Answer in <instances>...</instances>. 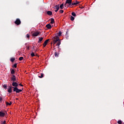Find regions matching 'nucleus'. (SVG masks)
I'll use <instances>...</instances> for the list:
<instances>
[{"label": "nucleus", "mask_w": 124, "mask_h": 124, "mask_svg": "<svg viewBox=\"0 0 124 124\" xmlns=\"http://www.w3.org/2000/svg\"><path fill=\"white\" fill-rule=\"evenodd\" d=\"M55 9H56V10H55V12H58V11H59V10L60 9V7H59V5H56L55 6Z\"/></svg>", "instance_id": "obj_12"}, {"label": "nucleus", "mask_w": 124, "mask_h": 124, "mask_svg": "<svg viewBox=\"0 0 124 124\" xmlns=\"http://www.w3.org/2000/svg\"><path fill=\"white\" fill-rule=\"evenodd\" d=\"M63 13V10H61L60 11V13L62 14V13Z\"/></svg>", "instance_id": "obj_33"}, {"label": "nucleus", "mask_w": 124, "mask_h": 124, "mask_svg": "<svg viewBox=\"0 0 124 124\" xmlns=\"http://www.w3.org/2000/svg\"><path fill=\"white\" fill-rule=\"evenodd\" d=\"M11 80L13 81V82H16V77L13 75V77L11 78Z\"/></svg>", "instance_id": "obj_11"}, {"label": "nucleus", "mask_w": 124, "mask_h": 124, "mask_svg": "<svg viewBox=\"0 0 124 124\" xmlns=\"http://www.w3.org/2000/svg\"><path fill=\"white\" fill-rule=\"evenodd\" d=\"M14 87H13L11 85L9 86V88L7 89L8 93H12V89H14Z\"/></svg>", "instance_id": "obj_7"}, {"label": "nucleus", "mask_w": 124, "mask_h": 124, "mask_svg": "<svg viewBox=\"0 0 124 124\" xmlns=\"http://www.w3.org/2000/svg\"><path fill=\"white\" fill-rule=\"evenodd\" d=\"M26 49H27V50H30V46H27Z\"/></svg>", "instance_id": "obj_34"}, {"label": "nucleus", "mask_w": 124, "mask_h": 124, "mask_svg": "<svg viewBox=\"0 0 124 124\" xmlns=\"http://www.w3.org/2000/svg\"><path fill=\"white\" fill-rule=\"evenodd\" d=\"M47 15H49V16H52L53 15V13L51 12V11H48L47 12Z\"/></svg>", "instance_id": "obj_14"}, {"label": "nucleus", "mask_w": 124, "mask_h": 124, "mask_svg": "<svg viewBox=\"0 0 124 124\" xmlns=\"http://www.w3.org/2000/svg\"><path fill=\"white\" fill-rule=\"evenodd\" d=\"M60 7L61 9H63V3H62L60 6Z\"/></svg>", "instance_id": "obj_21"}, {"label": "nucleus", "mask_w": 124, "mask_h": 124, "mask_svg": "<svg viewBox=\"0 0 124 124\" xmlns=\"http://www.w3.org/2000/svg\"><path fill=\"white\" fill-rule=\"evenodd\" d=\"M40 34V32L38 31H34L31 33L32 36H38Z\"/></svg>", "instance_id": "obj_3"}, {"label": "nucleus", "mask_w": 124, "mask_h": 124, "mask_svg": "<svg viewBox=\"0 0 124 124\" xmlns=\"http://www.w3.org/2000/svg\"><path fill=\"white\" fill-rule=\"evenodd\" d=\"M2 102V97L0 96V103H1Z\"/></svg>", "instance_id": "obj_29"}, {"label": "nucleus", "mask_w": 124, "mask_h": 124, "mask_svg": "<svg viewBox=\"0 0 124 124\" xmlns=\"http://www.w3.org/2000/svg\"><path fill=\"white\" fill-rule=\"evenodd\" d=\"M49 40H50V39H47L44 42V44H43V46L44 47H46V46L47 45V44H48Z\"/></svg>", "instance_id": "obj_8"}, {"label": "nucleus", "mask_w": 124, "mask_h": 124, "mask_svg": "<svg viewBox=\"0 0 124 124\" xmlns=\"http://www.w3.org/2000/svg\"><path fill=\"white\" fill-rule=\"evenodd\" d=\"M74 19H75L74 17H73V16H71V17H70V20H71V21H74Z\"/></svg>", "instance_id": "obj_24"}, {"label": "nucleus", "mask_w": 124, "mask_h": 124, "mask_svg": "<svg viewBox=\"0 0 124 124\" xmlns=\"http://www.w3.org/2000/svg\"><path fill=\"white\" fill-rule=\"evenodd\" d=\"M50 21V24H54L55 23V19L54 18H51Z\"/></svg>", "instance_id": "obj_16"}, {"label": "nucleus", "mask_w": 124, "mask_h": 124, "mask_svg": "<svg viewBox=\"0 0 124 124\" xmlns=\"http://www.w3.org/2000/svg\"><path fill=\"white\" fill-rule=\"evenodd\" d=\"M62 31H60L58 33L57 35H58V36H61L62 35Z\"/></svg>", "instance_id": "obj_22"}, {"label": "nucleus", "mask_w": 124, "mask_h": 124, "mask_svg": "<svg viewBox=\"0 0 124 124\" xmlns=\"http://www.w3.org/2000/svg\"><path fill=\"white\" fill-rule=\"evenodd\" d=\"M52 44H54V43H53V41H52V42L51 43V45H52Z\"/></svg>", "instance_id": "obj_36"}, {"label": "nucleus", "mask_w": 124, "mask_h": 124, "mask_svg": "<svg viewBox=\"0 0 124 124\" xmlns=\"http://www.w3.org/2000/svg\"><path fill=\"white\" fill-rule=\"evenodd\" d=\"M117 123H118V124H123V122H122L121 120L118 121Z\"/></svg>", "instance_id": "obj_30"}, {"label": "nucleus", "mask_w": 124, "mask_h": 124, "mask_svg": "<svg viewBox=\"0 0 124 124\" xmlns=\"http://www.w3.org/2000/svg\"><path fill=\"white\" fill-rule=\"evenodd\" d=\"M15 73V71L14 70V69H11V74H14Z\"/></svg>", "instance_id": "obj_17"}, {"label": "nucleus", "mask_w": 124, "mask_h": 124, "mask_svg": "<svg viewBox=\"0 0 124 124\" xmlns=\"http://www.w3.org/2000/svg\"><path fill=\"white\" fill-rule=\"evenodd\" d=\"M13 67H14L15 68H17V63H15Z\"/></svg>", "instance_id": "obj_26"}, {"label": "nucleus", "mask_w": 124, "mask_h": 124, "mask_svg": "<svg viewBox=\"0 0 124 124\" xmlns=\"http://www.w3.org/2000/svg\"><path fill=\"white\" fill-rule=\"evenodd\" d=\"M43 40V37H39L38 43H41V42Z\"/></svg>", "instance_id": "obj_15"}, {"label": "nucleus", "mask_w": 124, "mask_h": 124, "mask_svg": "<svg viewBox=\"0 0 124 124\" xmlns=\"http://www.w3.org/2000/svg\"><path fill=\"white\" fill-rule=\"evenodd\" d=\"M1 124H6V121H4L3 122H2Z\"/></svg>", "instance_id": "obj_32"}, {"label": "nucleus", "mask_w": 124, "mask_h": 124, "mask_svg": "<svg viewBox=\"0 0 124 124\" xmlns=\"http://www.w3.org/2000/svg\"><path fill=\"white\" fill-rule=\"evenodd\" d=\"M15 24H16V25H17V26H19V25H21V20H20V19L17 18L15 22Z\"/></svg>", "instance_id": "obj_6"}, {"label": "nucleus", "mask_w": 124, "mask_h": 124, "mask_svg": "<svg viewBox=\"0 0 124 124\" xmlns=\"http://www.w3.org/2000/svg\"><path fill=\"white\" fill-rule=\"evenodd\" d=\"M72 0H66L65 1V4H69L70 6L71 5L72 6Z\"/></svg>", "instance_id": "obj_5"}, {"label": "nucleus", "mask_w": 124, "mask_h": 124, "mask_svg": "<svg viewBox=\"0 0 124 124\" xmlns=\"http://www.w3.org/2000/svg\"><path fill=\"white\" fill-rule=\"evenodd\" d=\"M72 16H74V17H76V14L74 12L72 13Z\"/></svg>", "instance_id": "obj_23"}, {"label": "nucleus", "mask_w": 124, "mask_h": 124, "mask_svg": "<svg viewBox=\"0 0 124 124\" xmlns=\"http://www.w3.org/2000/svg\"><path fill=\"white\" fill-rule=\"evenodd\" d=\"M5 116V112L2 110L0 111V117H4Z\"/></svg>", "instance_id": "obj_9"}, {"label": "nucleus", "mask_w": 124, "mask_h": 124, "mask_svg": "<svg viewBox=\"0 0 124 124\" xmlns=\"http://www.w3.org/2000/svg\"><path fill=\"white\" fill-rule=\"evenodd\" d=\"M2 87L5 90H6L7 89V85L6 84H4L2 85Z\"/></svg>", "instance_id": "obj_18"}, {"label": "nucleus", "mask_w": 124, "mask_h": 124, "mask_svg": "<svg viewBox=\"0 0 124 124\" xmlns=\"http://www.w3.org/2000/svg\"><path fill=\"white\" fill-rule=\"evenodd\" d=\"M55 57H56V58H58V57H59V53L56 52L55 53Z\"/></svg>", "instance_id": "obj_19"}, {"label": "nucleus", "mask_w": 124, "mask_h": 124, "mask_svg": "<svg viewBox=\"0 0 124 124\" xmlns=\"http://www.w3.org/2000/svg\"><path fill=\"white\" fill-rule=\"evenodd\" d=\"M52 42L53 45H55L56 43H57V46H60V45H61V40H60V37L58 36H55L52 38Z\"/></svg>", "instance_id": "obj_2"}, {"label": "nucleus", "mask_w": 124, "mask_h": 124, "mask_svg": "<svg viewBox=\"0 0 124 124\" xmlns=\"http://www.w3.org/2000/svg\"><path fill=\"white\" fill-rule=\"evenodd\" d=\"M26 36H27V38H28V39H30V34H27L26 35Z\"/></svg>", "instance_id": "obj_31"}, {"label": "nucleus", "mask_w": 124, "mask_h": 124, "mask_svg": "<svg viewBox=\"0 0 124 124\" xmlns=\"http://www.w3.org/2000/svg\"><path fill=\"white\" fill-rule=\"evenodd\" d=\"M39 78H43V74H41V76H39Z\"/></svg>", "instance_id": "obj_28"}, {"label": "nucleus", "mask_w": 124, "mask_h": 124, "mask_svg": "<svg viewBox=\"0 0 124 124\" xmlns=\"http://www.w3.org/2000/svg\"><path fill=\"white\" fill-rule=\"evenodd\" d=\"M79 3H80V2L78 1H77V0L73 1L72 2V6L75 5V6H77L78 4H79Z\"/></svg>", "instance_id": "obj_4"}, {"label": "nucleus", "mask_w": 124, "mask_h": 124, "mask_svg": "<svg viewBox=\"0 0 124 124\" xmlns=\"http://www.w3.org/2000/svg\"><path fill=\"white\" fill-rule=\"evenodd\" d=\"M31 57H35V55L34 54V53H33V52H32L31 53Z\"/></svg>", "instance_id": "obj_27"}, {"label": "nucleus", "mask_w": 124, "mask_h": 124, "mask_svg": "<svg viewBox=\"0 0 124 124\" xmlns=\"http://www.w3.org/2000/svg\"><path fill=\"white\" fill-rule=\"evenodd\" d=\"M10 61L12 62H14V61H15V58H11Z\"/></svg>", "instance_id": "obj_20"}, {"label": "nucleus", "mask_w": 124, "mask_h": 124, "mask_svg": "<svg viewBox=\"0 0 124 124\" xmlns=\"http://www.w3.org/2000/svg\"><path fill=\"white\" fill-rule=\"evenodd\" d=\"M12 86L14 87L13 91L14 92H16V93H21V92L23 91V89H19L17 87H18V83L15 81L13 82L12 83Z\"/></svg>", "instance_id": "obj_1"}, {"label": "nucleus", "mask_w": 124, "mask_h": 124, "mask_svg": "<svg viewBox=\"0 0 124 124\" xmlns=\"http://www.w3.org/2000/svg\"><path fill=\"white\" fill-rule=\"evenodd\" d=\"M19 86H21V87H24V85H23L22 83L19 84Z\"/></svg>", "instance_id": "obj_35"}, {"label": "nucleus", "mask_w": 124, "mask_h": 124, "mask_svg": "<svg viewBox=\"0 0 124 124\" xmlns=\"http://www.w3.org/2000/svg\"><path fill=\"white\" fill-rule=\"evenodd\" d=\"M46 28L48 29V30H51L52 29V26L50 24H48L46 26Z\"/></svg>", "instance_id": "obj_10"}, {"label": "nucleus", "mask_w": 124, "mask_h": 124, "mask_svg": "<svg viewBox=\"0 0 124 124\" xmlns=\"http://www.w3.org/2000/svg\"><path fill=\"white\" fill-rule=\"evenodd\" d=\"M23 60H24V57H20L19 58V61H23Z\"/></svg>", "instance_id": "obj_25"}, {"label": "nucleus", "mask_w": 124, "mask_h": 124, "mask_svg": "<svg viewBox=\"0 0 124 124\" xmlns=\"http://www.w3.org/2000/svg\"><path fill=\"white\" fill-rule=\"evenodd\" d=\"M11 104H12V102H10V103H9L8 102H6V107H7V106H10L11 105Z\"/></svg>", "instance_id": "obj_13"}]
</instances>
